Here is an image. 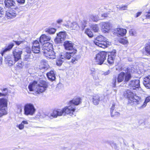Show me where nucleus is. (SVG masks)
Instances as JSON below:
<instances>
[{
  "mask_svg": "<svg viewBox=\"0 0 150 150\" xmlns=\"http://www.w3.org/2000/svg\"><path fill=\"white\" fill-rule=\"evenodd\" d=\"M130 34L132 36H135L136 34V31L133 30H132L130 31Z\"/></svg>",
  "mask_w": 150,
  "mask_h": 150,
  "instance_id": "obj_49",
  "label": "nucleus"
},
{
  "mask_svg": "<svg viewBox=\"0 0 150 150\" xmlns=\"http://www.w3.org/2000/svg\"><path fill=\"white\" fill-rule=\"evenodd\" d=\"M12 57L11 55H6L5 56V62L9 66H12L14 63Z\"/></svg>",
  "mask_w": 150,
  "mask_h": 150,
  "instance_id": "obj_17",
  "label": "nucleus"
},
{
  "mask_svg": "<svg viewBox=\"0 0 150 150\" xmlns=\"http://www.w3.org/2000/svg\"><path fill=\"white\" fill-rule=\"evenodd\" d=\"M8 101L7 99L0 98V107H7Z\"/></svg>",
  "mask_w": 150,
  "mask_h": 150,
  "instance_id": "obj_28",
  "label": "nucleus"
},
{
  "mask_svg": "<svg viewBox=\"0 0 150 150\" xmlns=\"http://www.w3.org/2000/svg\"><path fill=\"white\" fill-rule=\"evenodd\" d=\"M127 6L125 5H122V6L120 7V8L121 10H125L127 9Z\"/></svg>",
  "mask_w": 150,
  "mask_h": 150,
  "instance_id": "obj_52",
  "label": "nucleus"
},
{
  "mask_svg": "<svg viewBox=\"0 0 150 150\" xmlns=\"http://www.w3.org/2000/svg\"><path fill=\"white\" fill-rule=\"evenodd\" d=\"M24 114L27 115H32L34 113L35 109L33 104H27L24 106Z\"/></svg>",
  "mask_w": 150,
  "mask_h": 150,
  "instance_id": "obj_5",
  "label": "nucleus"
},
{
  "mask_svg": "<svg viewBox=\"0 0 150 150\" xmlns=\"http://www.w3.org/2000/svg\"><path fill=\"white\" fill-rule=\"evenodd\" d=\"M69 105L64 108L65 114H67L72 116L74 114V112L76 109V107L74 105H71L69 103Z\"/></svg>",
  "mask_w": 150,
  "mask_h": 150,
  "instance_id": "obj_7",
  "label": "nucleus"
},
{
  "mask_svg": "<svg viewBox=\"0 0 150 150\" xmlns=\"http://www.w3.org/2000/svg\"><path fill=\"white\" fill-rule=\"evenodd\" d=\"M110 113L112 117L117 116L120 115V113L118 112L115 111H111Z\"/></svg>",
  "mask_w": 150,
  "mask_h": 150,
  "instance_id": "obj_42",
  "label": "nucleus"
},
{
  "mask_svg": "<svg viewBox=\"0 0 150 150\" xmlns=\"http://www.w3.org/2000/svg\"><path fill=\"white\" fill-rule=\"evenodd\" d=\"M76 50H74L72 52H67L64 53H62L60 56V58L58 59L57 61L56 64L59 66H61L64 59H69L71 57L74 59H72L71 62L73 63H75V61H77V59L76 58Z\"/></svg>",
  "mask_w": 150,
  "mask_h": 150,
  "instance_id": "obj_2",
  "label": "nucleus"
},
{
  "mask_svg": "<svg viewBox=\"0 0 150 150\" xmlns=\"http://www.w3.org/2000/svg\"><path fill=\"white\" fill-rule=\"evenodd\" d=\"M135 72L133 68L128 69V71L125 74L123 72H121L118 75L117 78V82H121L124 80L125 82H128L131 78V73Z\"/></svg>",
  "mask_w": 150,
  "mask_h": 150,
  "instance_id": "obj_4",
  "label": "nucleus"
},
{
  "mask_svg": "<svg viewBox=\"0 0 150 150\" xmlns=\"http://www.w3.org/2000/svg\"><path fill=\"white\" fill-rule=\"evenodd\" d=\"M110 72L109 70L107 71L106 72H105L104 73V74L105 75H107L109 74L110 73Z\"/></svg>",
  "mask_w": 150,
  "mask_h": 150,
  "instance_id": "obj_58",
  "label": "nucleus"
},
{
  "mask_svg": "<svg viewBox=\"0 0 150 150\" xmlns=\"http://www.w3.org/2000/svg\"><path fill=\"white\" fill-rule=\"evenodd\" d=\"M7 51H9L8 49L6 47L5 49H3L2 51H1V54L2 56H3L4 54Z\"/></svg>",
  "mask_w": 150,
  "mask_h": 150,
  "instance_id": "obj_50",
  "label": "nucleus"
},
{
  "mask_svg": "<svg viewBox=\"0 0 150 150\" xmlns=\"http://www.w3.org/2000/svg\"><path fill=\"white\" fill-rule=\"evenodd\" d=\"M91 71L90 74L93 76V79L95 80L99 79L100 73H102V71L96 70L95 69L93 68L90 69Z\"/></svg>",
  "mask_w": 150,
  "mask_h": 150,
  "instance_id": "obj_13",
  "label": "nucleus"
},
{
  "mask_svg": "<svg viewBox=\"0 0 150 150\" xmlns=\"http://www.w3.org/2000/svg\"><path fill=\"white\" fill-rule=\"evenodd\" d=\"M113 146H114L115 148L116 147V144H115L114 143H113L112 144H111V146L113 147Z\"/></svg>",
  "mask_w": 150,
  "mask_h": 150,
  "instance_id": "obj_62",
  "label": "nucleus"
},
{
  "mask_svg": "<svg viewBox=\"0 0 150 150\" xmlns=\"http://www.w3.org/2000/svg\"><path fill=\"white\" fill-rule=\"evenodd\" d=\"M6 94H3L0 93V97L3 96H5L6 95Z\"/></svg>",
  "mask_w": 150,
  "mask_h": 150,
  "instance_id": "obj_61",
  "label": "nucleus"
},
{
  "mask_svg": "<svg viewBox=\"0 0 150 150\" xmlns=\"http://www.w3.org/2000/svg\"><path fill=\"white\" fill-rule=\"evenodd\" d=\"M40 47V44L38 41H35L33 43L32 47Z\"/></svg>",
  "mask_w": 150,
  "mask_h": 150,
  "instance_id": "obj_40",
  "label": "nucleus"
},
{
  "mask_svg": "<svg viewBox=\"0 0 150 150\" xmlns=\"http://www.w3.org/2000/svg\"><path fill=\"white\" fill-rule=\"evenodd\" d=\"M90 20L92 21L96 22L98 20V17L97 16L91 15L90 16Z\"/></svg>",
  "mask_w": 150,
  "mask_h": 150,
  "instance_id": "obj_37",
  "label": "nucleus"
},
{
  "mask_svg": "<svg viewBox=\"0 0 150 150\" xmlns=\"http://www.w3.org/2000/svg\"><path fill=\"white\" fill-rule=\"evenodd\" d=\"M94 42L95 44L100 47H102L103 46V40H94Z\"/></svg>",
  "mask_w": 150,
  "mask_h": 150,
  "instance_id": "obj_34",
  "label": "nucleus"
},
{
  "mask_svg": "<svg viewBox=\"0 0 150 150\" xmlns=\"http://www.w3.org/2000/svg\"><path fill=\"white\" fill-rule=\"evenodd\" d=\"M3 8L0 6V17H1L2 16L3 14L2 13V12H3Z\"/></svg>",
  "mask_w": 150,
  "mask_h": 150,
  "instance_id": "obj_54",
  "label": "nucleus"
},
{
  "mask_svg": "<svg viewBox=\"0 0 150 150\" xmlns=\"http://www.w3.org/2000/svg\"><path fill=\"white\" fill-rule=\"evenodd\" d=\"M107 54V53L105 52V51H104V60L105 59V55H106Z\"/></svg>",
  "mask_w": 150,
  "mask_h": 150,
  "instance_id": "obj_60",
  "label": "nucleus"
},
{
  "mask_svg": "<svg viewBox=\"0 0 150 150\" xmlns=\"http://www.w3.org/2000/svg\"><path fill=\"white\" fill-rule=\"evenodd\" d=\"M47 87V84L45 81H42V83H38L36 81H34L28 86V89L30 91H34L38 93L44 92Z\"/></svg>",
  "mask_w": 150,
  "mask_h": 150,
  "instance_id": "obj_1",
  "label": "nucleus"
},
{
  "mask_svg": "<svg viewBox=\"0 0 150 150\" xmlns=\"http://www.w3.org/2000/svg\"><path fill=\"white\" fill-rule=\"evenodd\" d=\"M32 50L33 52L35 53H39L40 51V47H32Z\"/></svg>",
  "mask_w": 150,
  "mask_h": 150,
  "instance_id": "obj_43",
  "label": "nucleus"
},
{
  "mask_svg": "<svg viewBox=\"0 0 150 150\" xmlns=\"http://www.w3.org/2000/svg\"><path fill=\"white\" fill-rule=\"evenodd\" d=\"M73 45L71 42L66 41L64 42V45L65 49L70 51L69 52H72L74 50H76L74 49Z\"/></svg>",
  "mask_w": 150,
  "mask_h": 150,
  "instance_id": "obj_15",
  "label": "nucleus"
},
{
  "mask_svg": "<svg viewBox=\"0 0 150 150\" xmlns=\"http://www.w3.org/2000/svg\"><path fill=\"white\" fill-rule=\"evenodd\" d=\"M23 66V65L22 64V62H21L20 63H18L16 64V67L19 69H20L22 68Z\"/></svg>",
  "mask_w": 150,
  "mask_h": 150,
  "instance_id": "obj_46",
  "label": "nucleus"
},
{
  "mask_svg": "<svg viewBox=\"0 0 150 150\" xmlns=\"http://www.w3.org/2000/svg\"><path fill=\"white\" fill-rule=\"evenodd\" d=\"M17 1L19 4H24L25 2V0H16Z\"/></svg>",
  "mask_w": 150,
  "mask_h": 150,
  "instance_id": "obj_51",
  "label": "nucleus"
},
{
  "mask_svg": "<svg viewBox=\"0 0 150 150\" xmlns=\"http://www.w3.org/2000/svg\"><path fill=\"white\" fill-rule=\"evenodd\" d=\"M140 81L138 79H134L131 80L128 84V87L133 90L136 89L140 87Z\"/></svg>",
  "mask_w": 150,
  "mask_h": 150,
  "instance_id": "obj_8",
  "label": "nucleus"
},
{
  "mask_svg": "<svg viewBox=\"0 0 150 150\" xmlns=\"http://www.w3.org/2000/svg\"><path fill=\"white\" fill-rule=\"evenodd\" d=\"M41 66H42V67H41V69H45L47 68V65L46 64V63H45V64L44 62H42L41 63Z\"/></svg>",
  "mask_w": 150,
  "mask_h": 150,
  "instance_id": "obj_45",
  "label": "nucleus"
},
{
  "mask_svg": "<svg viewBox=\"0 0 150 150\" xmlns=\"http://www.w3.org/2000/svg\"><path fill=\"white\" fill-rule=\"evenodd\" d=\"M91 28L95 32H97L99 30L98 25L96 24L92 25L91 26Z\"/></svg>",
  "mask_w": 150,
  "mask_h": 150,
  "instance_id": "obj_36",
  "label": "nucleus"
},
{
  "mask_svg": "<svg viewBox=\"0 0 150 150\" xmlns=\"http://www.w3.org/2000/svg\"><path fill=\"white\" fill-rule=\"evenodd\" d=\"M47 49V51H49L50 50H53V49H50V48H48V49Z\"/></svg>",
  "mask_w": 150,
  "mask_h": 150,
  "instance_id": "obj_64",
  "label": "nucleus"
},
{
  "mask_svg": "<svg viewBox=\"0 0 150 150\" xmlns=\"http://www.w3.org/2000/svg\"><path fill=\"white\" fill-rule=\"evenodd\" d=\"M119 42L123 45H127L128 43V42L126 38H121L119 40Z\"/></svg>",
  "mask_w": 150,
  "mask_h": 150,
  "instance_id": "obj_31",
  "label": "nucleus"
},
{
  "mask_svg": "<svg viewBox=\"0 0 150 150\" xmlns=\"http://www.w3.org/2000/svg\"><path fill=\"white\" fill-rule=\"evenodd\" d=\"M63 26L67 28H70L72 30H77L79 29V26L77 23L75 22L71 23L70 24L67 23V24H64L63 25Z\"/></svg>",
  "mask_w": 150,
  "mask_h": 150,
  "instance_id": "obj_11",
  "label": "nucleus"
},
{
  "mask_svg": "<svg viewBox=\"0 0 150 150\" xmlns=\"http://www.w3.org/2000/svg\"><path fill=\"white\" fill-rule=\"evenodd\" d=\"M114 33L120 36H123L125 35L127 30L125 29L117 28L114 30Z\"/></svg>",
  "mask_w": 150,
  "mask_h": 150,
  "instance_id": "obj_18",
  "label": "nucleus"
},
{
  "mask_svg": "<svg viewBox=\"0 0 150 150\" xmlns=\"http://www.w3.org/2000/svg\"><path fill=\"white\" fill-rule=\"evenodd\" d=\"M42 48V52L43 53V52H47V49L48 48L53 49V46L52 43L49 42H46L43 44Z\"/></svg>",
  "mask_w": 150,
  "mask_h": 150,
  "instance_id": "obj_20",
  "label": "nucleus"
},
{
  "mask_svg": "<svg viewBox=\"0 0 150 150\" xmlns=\"http://www.w3.org/2000/svg\"><path fill=\"white\" fill-rule=\"evenodd\" d=\"M22 51L21 49L16 48L13 50V53L14 57V61L16 62L21 58V55Z\"/></svg>",
  "mask_w": 150,
  "mask_h": 150,
  "instance_id": "obj_9",
  "label": "nucleus"
},
{
  "mask_svg": "<svg viewBox=\"0 0 150 150\" xmlns=\"http://www.w3.org/2000/svg\"><path fill=\"white\" fill-rule=\"evenodd\" d=\"M116 82V79H114L113 80L112 83L114 85V86H115V83Z\"/></svg>",
  "mask_w": 150,
  "mask_h": 150,
  "instance_id": "obj_59",
  "label": "nucleus"
},
{
  "mask_svg": "<svg viewBox=\"0 0 150 150\" xmlns=\"http://www.w3.org/2000/svg\"><path fill=\"white\" fill-rule=\"evenodd\" d=\"M16 44H17L18 45H19L21 43V42H16Z\"/></svg>",
  "mask_w": 150,
  "mask_h": 150,
  "instance_id": "obj_63",
  "label": "nucleus"
},
{
  "mask_svg": "<svg viewBox=\"0 0 150 150\" xmlns=\"http://www.w3.org/2000/svg\"><path fill=\"white\" fill-rule=\"evenodd\" d=\"M31 57L30 53H28L27 54L25 55L24 58V60L26 61H30Z\"/></svg>",
  "mask_w": 150,
  "mask_h": 150,
  "instance_id": "obj_38",
  "label": "nucleus"
},
{
  "mask_svg": "<svg viewBox=\"0 0 150 150\" xmlns=\"http://www.w3.org/2000/svg\"><path fill=\"white\" fill-rule=\"evenodd\" d=\"M115 104H112V106L110 108V112H111V111H114L115 109Z\"/></svg>",
  "mask_w": 150,
  "mask_h": 150,
  "instance_id": "obj_53",
  "label": "nucleus"
},
{
  "mask_svg": "<svg viewBox=\"0 0 150 150\" xmlns=\"http://www.w3.org/2000/svg\"><path fill=\"white\" fill-rule=\"evenodd\" d=\"M64 114V109L63 108L62 109H57L54 110L52 113L48 114L47 115L49 117L52 118L62 116Z\"/></svg>",
  "mask_w": 150,
  "mask_h": 150,
  "instance_id": "obj_6",
  "label": "nucleus"
},
{
  "mask_svg": "<svg viewBox=\"0 0 150 150\" xmlns=\"http://www.w3.org/2000/svg\"><path fill=\"white\" fill-rule=\"evenodd\" d=\"M91 97V99L92 100L93 104L95 105H98L100 100V96L98 94H94Z\"/></svg>",
  "mask_w": 150,
  "mask_h": 150,
  "instance_id": "obj_19",
  "label": "nucleus"
},
{
  "mask_svg": "<svg viewBox=\"0 0 150 150\" xmlns=\"http://www.w3.org/2000/svg\"><path fill=\"white\" fill-rule=\"evenodd\" d=\"M47 76L50 80L54 81L55 79V76L53 71H51L47 74Z\"/></svg>",
  "mask_w": 150,
  "mask_h": 150,
  "instance_id": "obj_26",
  "label": "nucleus"
},
{
  "mask_svg": "<svg viewBox=\"0 0 150 150\" xmlns=\"http://www.w3.org/2000/svg\"><path fill=\"white\" fill-rule=\"evenodd\" d=\"M96 64L101 65L103 63V51L100 52L96 55L95 58Z\"/></svg>",
  "mask_w": 150,
  "mask_h": 150,
  "instance_id": "obj_12",
  "label": "nucleus"
},
{
  "mask_svg": "<svg viewBox=\"0 0 150 150\" xmlns=\"http://www.w3.org/2000/svg\"><path fill=\"white\" fill-rule=\"evenodd\" d=\"M99 40L100 41L103 40V37L102 35L98 36L94 40Z\"/></svg>",
  "mask_w": 150,
  "mask_h": 150,
  "instance_id": "obj_48",
  "label": "nucleus"
},
{
  "mask_svg": "<svg viewBox=\"0 0 150 150\" xmlns=\"http://www.w3.org/2000/svg\"><path fill=\"white\" fill-rule=\"evenodd\" d=\"M13 46V43H11L8 45L7 47H6L8 49V50L9 51H10L12 48Z\"/></svg>",
  "mask_w": 150,
  "mask_h": 150,
  "instance_id": "obj_47",
  "label": "nucleus"
},
{
  "mask_svg": "<svg viewBox=\"0 0 150 150\" xmlns=\"http://www.w3.org/2000/svg\"><path fill=\"white\" fill-rule=\"evenodd\" d=\"M143 53L146 54L150 55V42L147 44V45L143 49Z\"/></svg>",
  "mask_w": 150,
  "mask_h": 150,
  "instance_id": "obj_27",
  "label": "nucleus"
},
{
  "mask_svg": "<svg viewBox=\"0 0 150 150\" xmlns=\"http://www.w3.org/2000/svg\"><path fill=\"white\" fill-rule=\"evenodd\" d=\"M146 16L147 18H150V12L147 13V14L146 15Z\"/></svg>",
  "mask_w": 150,
  "mask_h": 150,
  "instance_id": "obj_56",
  "label": "nucleus"
},
{
  "mask_svg": "<svg viewBox=\"0 0 150 150\" xmlns=\"http://www.w3.org/2000/svg\"><path fill=\"white\" fill-rule=\"evenodd\" d=\"M111 45V43L108 40L104 37V48L108 47Z\"/></svg>",
  "mask_w": 150,
  "mask_h": 150,
  "instance_id": "obj_30",
  "label": "nucleus"
},
{
  "mask_svg": "<svg viewBox=\"0 0 150 150\" xmlns=\"http://www.w3.org/2000/svg\"><path fill=\"white\" fill-rule=\"evenodd\" d=\"M150 101V96L147 97L143 103V107H145L148 103Z\"/></svg>",
  "mask_w": 150,
  "mask_h": 150,
  "instance_id": "obj_39",
  "label": "nucleus"
},
{
  "mask_svg": "<svg viewBox=\"0 0 150 150\" xmlns=\"http://www.w3.org/2000/svg\"><path fill=\"white\" fill-rule=\"evenodd\" d=\"M62 21H63V20L62 19H59L57 21V23L58 24H59V23H62Z\"/></svg>",
  "mask_w": 150,
  "mask_h": 150,
  "instance_id": "obj_55",
  "label": "nucleus"
},
{
  "mask_svg": "<svg viewBox=\"0 0 150 150\" xmlns=\"http://www.w3.org/2000/svg\"><path fill=\"white\" fill-rule=\"evenodd\" d=\"M127 93V97L129 99V103H135L136 107L139 109L143 108L145 107H143V103L141 99V97L136 95H134V94L129 90L126 91Z\"/></svg>",
  "mask_w": 150,
  "mask_h": 150,
  "instance_id": "obj_3",
  "label": "nucleus"
},
{
  "mask_svg": "<svg viewBox=\"0 0 150 150\" xmlns=\"http://www.w3.org/2000/svg\"><path fill=\"white\" fill-rule=\"evenodd\" d=\"M51 39V38L49 36H47L45 35H42L40 37V41L41 43H45L46 41H50Z\"/></svg>",
  "mask_w": 150,
  "mask_h": 150,
  "instance_id": "obj_25",
  "label": "nucleus"
},
{
  "mask_svg": "<svg viewBox=\"0 0 150 150\" xmlns=\"http://www.w3.org/2000/svg\"><path fill=\"white\" fill-rule=\"evenodd\" d=\"M85 33L90 38H92L93 36V33L91 31V30L88 28H87L86 29Z\"/></svg>",
  "mask_w": 150,
  "mask_h": 150,
  "instance_id": "obj_33",
  "label": "nucleus"
},
{
  "mask_svg": "<svg viewBox=\"0 0 150 150\" xmlns=\"http://www.w3.org/2000/svg\"><path fill=\"white\" fill-rule=\"evenodd\" d=\"M67 33L65 32H61L57 34V36L55 39V42L61 43V41L65 38Z\"/></svg>",
  "mask_w": 150,
  "mask_h": 150,
  "instance_id": "obj_10",
  "label": "nucleus"
},
{
  "mask_svg": "<svg viewBox=\"0 0 150 150\" xmlns=\"http://www.w3.org/2000/svg\"><path fill=\"white\" fill-rule=\"evenodd\" d=\"M142 13L141 12H138L137 13V15H136V17H139V16H140L141 14Z\"/></svg>",
  "mask_w": 150,
  "mask_h": 150,
  "instance_id": "obj_57",
  "label": "nucleus"
},
{
  "mask_svg": "<svg viewBox=\"0 0 150 150\" xmlns=\"http://www.w3.org/2000/svg\"><path fill=\"white\" fill-rule=\"evenodd\" d=\"M28 124V122L26 121H23L22 122L18 125H17V127H18L20 129H23L24 127V125H27Z\"/></svg>",
  "mask_w": 150,
  "mask_h": 150,
  "instance_id": "obj_32",
  "label": "nucleus"
},
{
  "mask_svg": "<svg viewBox=\"0 0 150 150\" xmlns=\"http://www.w3.org/2000/svg\"><path fill=\"white\" fill-rule=\"evenodd\" d=\"M43 53L44 55L47 58L54 59L55 58V53L53 51V50L47 51V52H43Z\"/></svg>",
  "mask_w": 150,
  "mask_h": 150,
  "instance_id": "obj_16",
  "label": "nucleus"
},
{
  "mask_svg": "<svg viewBox=\"0 0 150 150\" xmlns=\"http://www.w3.org/2000/svg\"><path fill=\"white\" fill-rule=\"evenodd\" d=\"M112 27L111 24L107 22L104 23V33H108Z\"/></svg>",
  "mask_w": 150,
  "mask_h": 150,
  "instance_id": "obj_24",
  "label": "nucleus"
},
{
  "mask_svg": "<svg viewBox=\"0 0 150 150\" xmlns=\"http://www.w3.org/2000/svg\"><path fill=\"white\" fill-rule=\"evenodd\" d=\"M114 58L110 54H108V62L110 64H112L113 63V61Z\"/></svg>",
  "mask_w": 150,
  "mask_h": 150,
  "instance_id": "obj_35",
  "label": "nucleus"
},
{
  "mask_svg": "<svg viewBox=\"0 0 150 150\" xmlns=\"http://www.w3.org/2000/svg\"><path fill=\"white\" fill-rule=\"evenodd\" d=\"M5 3L6 6L7 8H12L15 5V2L14 0H5Z\"/></svg>",
  "mask_w": 150,
  "mask_h": 150,
  "instance_id": "obj_23",
  "label": "nucleus"
},
{
  "mask_svg": "<svg viewBox=\"0 0 150 150\" xmlns=\"http://www.w3.org/2000/svg\"><path fill=\"white\" fill-rule=\"evenodd\" d=\"M16 15V13L15 10L10 9L6 11L5 17L8 19H11L15 18Z\"/></svg>",
  "mask_w": 150,
  "mask_h": 150,
  "instance_id": "obj_14",
  "label": "nucleus"
},
{
  "mask_svg": "<svg viewBox=\"0 0 150 150\" xmlns=\"http://www.w3.org/2000/svg\"><path fill=\"white\" fill-rule=\"evenodd\" d=\"M0 117L7 114V107H0Z\"/></svg>",
  "mask_w": 150,
  "mask_h": 150,
  "instance_id": "obj_29",
  "label": "nucleus"
},
{
  "mask_svg": "<svg viewBox=\"0 0 150 150\" xmlns=\"http://www.w3.org/2000/svg\"><path fill=\"white\" fill-rule=\"evenodd\" d=\"M116 50H114L111 52H108V54H110L112 56V57L115 58L116 56Z\"/></svg>",
  "mask_w": 150,
  "mask_h": 150,
  "instance_id": "obj_44",
  "label": "nucleus"
},
{
  "mask_svg": "<svg viewBox=\"0 0 150 150\" xmlns=\"http://www.w3.org/2000/svg\"><path fill=\"white\" fill-rule=\"evenodd\" d=\"M81 103V99L80 98L77 97L74 98L72 100L70 101L69 103V104L71 105H78Z\"/></svg>",
  "mask_w": 150,
  "mask_h": 150,
  "instance_id": "obj_22",
  "label": "nucleus"
},
{
  "mask_svg": "<svg viewBox=\"0 0 150 150\" xmlns=\"http://www.w3.org/2000/svg\"><path fill=\"white\" fill-rule=\"evenodd\" d=\"M143 84L148 89L150 88V75L145 77L144 79Z\"/></svg>",
  "mask_w": 150,
  "mask_h": 150,
  "instance_id": "obj_21",
  "label": "nucleus"
},
{
  "mask_svg": "<svg viewBox=\"0 0 150 150\" xmlns=\"http://www.w3.org/2000/svg\"><path fill=\"white\" fill-rule=\"evenodd\" d=\"M46 32L50 34H53L55 32L56 30L54 28H52L47 29L46 30Z\"/></svg>",
  "mask_w": 150,
  "mask_h": 150,
  "instance_id": "obj_41",
  "label": "nucleus"
}]
</instances>
